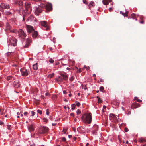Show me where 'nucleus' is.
<instances>
[{"label": "nucleus", "instance_id": "59", "mask_svg": "<svg viewBox=\"0 0 146 146\" xmlns=\"http://www.w3.org/2000/svg\"><path fill=\"white\" fill-rule=\"evenodd\" d=\"M90 69V67L89 66L87 67L86 69L87 70H88L89 69Z\"/></svg>", "mask_w": 146, "mask_h": 146}, {"label": "nucleus", "instance_id": "32", "mask_svg": "<svg viewBox=\"0 0 146 146\" xmlns=\"http://www.w3.org/2000/svg\"><path fill=\"white\" fill-rule=\"evenodd\" d=\"M4 14L6 15H9L11 14V13L8 11H5L4 12Z\"/></svg>", "mask_w": 146, "mask_h": 146}, {"label": "nucleus", "instance_id": "18", "mask_svg": "<svg viewBox=\"0 0 146 146\" xmlns=\"http://www.w3.org/2000/svg\"><path fill=\"white\" fill-rule=\"evenodd\" d=\"M63 77V79L65 80H67L68 79V76L66 74H60Z\"/></svg>", "mask_w": 146, "mask_h": 146}, {"label": "nucleus", "instance_id": "8", "mask_svg": "<svg viewBox=\"0 0 146 146\" xmlns=\"http://www.w3.org/2000/svg\"><path fill=\"white\" fill-rule=\"evenodd\" d=\"M32 40L29 38L26 39V40L25 44L23 46V48H28L30 45V43L32 42Z\"/></svg>", "mask_w": 146, "mask_h": 146}, {"label": "nucleus", "instance_id": "9", "mask_svg": "<svg viewBox=\"0 0 146 146\" xmlns=\"http://www.w3.org/2000/svg\"><path fill=\"white\" fill-rule=\"evenodd\" d=\"M46 9V10L48 11H50L52 10V5L51 3H48L46 5H44Z\"/></svg>", "mask_w": 146, "mask_h": 146}, {"label": "nucleus", "instance_id": "21", "mask_svg": "<svg viewBox=\"0 0 146 146\" xmlns=\"http://www.w3.org/2000/svg\"><path fill=\"white\" fill-rule=\"evenodd\" d=\"M7 79L8 80L11 81L15 79V78L13 76H7Z\"/></svg>", "mask_w": 146, "mask_h": 146}, {"label": "nucleus", "instance_id": "58", "mask_svg": "<svg viewBox=\"0 0 146 146\" xmlns=\"http://www.w3.org/2000/svg\"><path fill=\"white\" fill-rule=\"evenodd\" d=\"M63 92L64 94H66L67 93L66 91L65 90H64L63 91Z\"/></svg>", "mask_w": 146, "mask_h": 146}, {"label": "nucleus", "instance_id": "42", "mask_svg": "<svg viewBox=\"0 0 146 146\" xmlns=\"http://www.w3.org/2000/svg\"><path fill=\"white\" fill-rule=\"evenodd\" d=\"M31 114H32V115H31L32 116H33L34 115H35V112H34L33 111H31Z\"/></svg>", "mask_w": 146, "mask_h": 146}, {"label": "nucleus", "instance_id": "50", "mask_svg": "<svg viewBox=\"0 0 146 146\" xmlns=\"http://www.w3.org/2000/svg\"><path fill=\"white\" fill-rule=\"evenodd\" d=\"M28 113L27 112H25L24 113V115L25 116H26L27 114H28Z\"/></svg>", "mask_w": 146, "mask_h": 146}, {"label": "nucleus", "instance_id": "38", "mask_svg": "<svg viewBox=\"0 0 146 146\" xmlns=\"http://www.w3.org/2000/svg\"><path fill=\"white\" fill-rule=\"evenodd\" d=\"M37 111L38 113L40 114H41L42 113V111L41 110H37Z\"/></svg>", "mask_w": 146, "mask_h": 146}, {"label": "nucleus", "instance_id": "53", "mask_svg": "<svg viewBox=\"0 0 146 146\" xmlns=\"http://www.w3.org/2000/svg\"><path fill=\"white\" fill-rule=\"evenodd\" d=\"M4 124L3 122L2 121H0V125H2Z\"/></svg>", "mask_w": 146, "mask_h": 146}, {"label": "nucleus", "instance_id": "35", "mask_svg": "<svg viewBox=\"0 0 146 146\" xmlns=\"http://www.w3.org/2000/svg\"><path fill=\"white\" fill-rule=\"evenodd\" d=\"M97 97L98 99V103H102V100L98 96H97Z\"/></svg>", "mask_w": 146, "mask_h": 146}, {"label": "nucleus", "instance_id": "60", "mask_svg": "<svg viewBox=\"0 0 146 146\" xmlns=\"http://www.w3.org/2000/svg\"><path fill=\"white\" fill-rule=\"evenodd\" d=\"M100 80L101 82H103V79H100Z\"/></svg>", "mask_w": 146, "mask_h": 146}, {"label": "nucleus", "instance_id": "20", "mask_svg": "<svg viewBox=\"0 0 146 146\" xmlns=\"http://www.w3.org/2000/svg\"><path fill=\"white\" fill-rule=\"evenodd\" d=\"M28 128L29 131L30 132L33 131L34 130V129L33 124L28 126Z\"/></svg>", "mask_w": 146, "mask_h": 146}, {"label": "nucleus", "instance_id": "44", "mask_svg": "<svg viewBox=\"0 0 146 146\" xmlns=\"http://www.w3.org/2000/svg\"><path fill=\"white\" fill-rule=\"evenodd\" d=\"M19 1H14V3L17 5H18Z\"/></svg>", "mask_w": 146, "mask_h": 146}, {"label": "nucleus", "instance_id": "37", "mask_svg": "<svg viewBox=\"0 0 146 146\" xmlns=\"http://www.w3.org/2000/svg\"><path fill=\"white\" fill-rule=\"evenodd\" d=\"M49 62L50 63H53L54 62V60L52 59V58H50V59H49Z\"/></svg>", "mask_w": 146, "mask_h": 146}, {"label": "nucleus", "instance_id": "17", "mask_svg": "<svg viewBox=\"0 0 146 146\" xmlns=\"http://www.w3.org/2000/svg\"><path fill=\"white\" fill-rule=\"evenodd\" d=\"M63 80H64L63 77L61 75V76H58V77L56 78V80L58 82H62Z\"/></svg>", "mask_w": 146, "mask_h": 146}, {"label": "nucleus", "instance_id": "63", "mask_svg": "<svg viewBox=\"0 0 146 146\" xmlns=\"http://www.w3.org/2000/svg\"><path fill=\"white\" fill-rule=\"evenodd\" d=\"M35 146V144H31L30 145V146Z\"/></svg>", "mask_w": 146, "mask_h": 146}, {"label": "nucleus", "instance_id": "1", "mask_svg": "<svg viewBox=\"0 0 146 146\" xmlns=\"http://www.w3.org/2000/svg\"><path fill=\"white\" fill-rule=\"evenodd\" d=\"M31 4L27 3H25V7L26 9L25 10H23L22 14L23 15V20H25L27 13H29L31 10Z\"/></svg>", "mask_w": 146, "mask_h": 146}, {"label": "nucleus", "instance_id": "28", "mask_svg": "<svg viewBox=\"0 0 146 146\" xmlns=\"http://www.w3.org/2000/svg\"><path fill=\"white\" fill-rule=\"evenodd\" d=\"M57 98V96L55 94L53 95L52 98L54 100H56Z\"/></svg>", "mask_w": 146, "mask_h": 146}, {"label": "nucleus", "instance_id": "54", "mask_svg": "<svg viewBox=\"0 0 146 146\" xmlns=\"http://www.w3.org/2000/svg\"><path fill=\"white\" fill-rule=\"evenodd\" d=\"M50 94L48 93H46L45 94V95L46 96H49Z\"/></svg>", "mask_w": 146, "mask_h": 146}, {"label": "nucleus", "instance_id": "45", "mask_svg": "<svg viewBox=\"0 0 146 146\" xmlns=\"http://www.w3.org/2000/svg\"><path fill=\"white\" fill-rule=\"evenodd\" d=\"M11 126L10 125H8L7 126L8 129L9 130H11Z\"/></svg>", "mask_w": 146, "mask_h": 146}, {"label": "nucleus", "instance_id": "61", "mask_svg": "<svg viewBox=\"0 0 146 146\" xmlns=\"http://www.w3.org/2000/svg\"><path fill=\"white\" fill-rule=\"evenodd\" d=\"M64 100L65 101V102H68V100L66 99H64Z\"/></svg>", "mask_w": 146, "mask_h": 146}, {"label": "nucleus", "instance_id": "5", "mask_svg": "<svg viewBox=\"0 0 146 146\" xmlns=\"http://www.w3.org/2000/svg\"><path fill=\"white\" fill-rule=\"evenodd\" d=\"M17 40L15 38L12 37L11 39H9V42L10 44L14 46H15L17 45Z\"/></svg>", "mask_w": 146, "mask_h": 146}, {"label": "nucleus", "instance_id": "7", "mask_svg": "<svg viewBox=\"0 0 146 146\" xmlns=\"http://www.w3.org/2000/svg\"><path fill=\"white\" fill-rule=\"evenodd\" d=\"M40 23L41 25L44 27L45 28L46 30H49V28L48 27V23L46 21H41Z\"/></svg>", "mask_w": 146, "mask_h": 146}, {"label": "nucleus", "instance_id": "39", "mask_svg": "<svg viewBox=\"0 0 146 146\" xmlns=\"http://www.w3.org/2000/svg\"><path fill=\"white\" fill-rule=\"evenodd\" d=\"M104 89V88L103 86H101L100 88V90L101 91H102Z\"/></svg>", "mask_w": 146, "mask_h": 146}, {"label": "nucleus", "instance_id": "6", "mask_svg": "<svg viewBox=\"0 0 146 146\" xmlns=\"http://www.w3.org/2000/svg\"><path fill=\"white\" fill-rule=\"evenodd\" d=\"M49 130V128L46 127H41L40 128V131H41L40 133L41 134L46 133L48 132Z\"/></svg>", "mask_w": 146, "mask_h": 146}, {"label": "nucleus", "instance_id": "55", "mask_svg": "<svg viewBox=\"0 0 146 146\" xmlns=\"http://www.w3.org/2000/svg\"><path fill=\"white\" fill-rule=\"evenodd\" d=\"M137 102H142V100H140V99H138L137 100Z\"/></svg>", "mask_w": 146, "mask_h": 146}, {"label": "nucleus", "instance_id": "13", "mask_svg": "<svg viewBox=\"0 0 146 146\" xmlns=\"http://www.w3.org/2000/svg\"><path fill=\"white\" fill-rule=\"evenodd\" d=\"M140 106V104L138 103H133L131 105V108L132 109H136Z\"/></svg>", "mask_w": 146, "mask_h": 146}, {"label": "nucleus", "instance_id": "33", "mask_svg": "<svg viewBox=\"0 0 146 146\" xmlns=\"http://www.w3.org/2000/svg\"><path fill=\"white\" fill-rule=\"evenodd\" d=\"M143 17H140V19L141 20L140 21V23L142 24H144V21L143 20Z\"/></svg>", "mask_w": 146, "mask_h": 146}, {"label": "nucleus", "instance_id": "43", "mask_svg": "<svg viewBox=\"0 0 146 146\" xmlns=\"http://www.w3.org/2000/svg\"><path fill=\"white\" fill-rule=\"evenodd\" d=\"M83 3L86 4H87L88 2L86 1V0H83Z\"/></svg>", "mask_w": 146, "mask_h": 146}, {"label": "nucleus", "instance_id": "22", "mask_svg": "<svg viewBox=\"0 0 146 146\" xmlns=\"http://www.w3.org/2000/svg\"><path fill=\"white\" fill-rule=\"evenodd\" d=\"M15 86L16 88H18L20 86V84H19L18 81L14 82Z\"/></svg>", "mask_w": 146, "mask_h": 146}, {"label": "nucleus", "instance_id": "4", "mask_svg": "<svg viewBox=\"0 0 146 146\" xmlns=\"http://www.w3.org/2000/svg\"><path fill=\"white\" fill-rule=\"evenodd\" d=\"M20 71L22 75L24 76H27L30 73L29 70H27L24 68H21Z\"/></svg>", "mask_w": 146, "mask_h": 146}, {"label": "nucleus", "instance_id": "16", "mask_svg": "<svg viewBox=\"0 0 146 146\" xmlns=\"http://www.w3.org/2000/svg\"><path fill=\"white\" fill-rule=\"evenodd\" d=\"M38 35V32L36 31H35L33 32L32 35V36L33 38H35L37 37Z\"/></svg>", "mask_w": 146, "mask_h": 146}, {"label": "nucleus", "instance_id": "47", "mask_svg": "<svg viewBox=\"0 0 146 146\" xmlns=\"http://www.w3.org/2000/svg\"><path fill=\"white\" fill-rule=\"evenodd\" d=\"M120 13L122 14L123 16H125V13H124L123 12L121 11L120 12Z\"/></svg>", "mask_w": 146, "mask_h": 146}, {"label": "nucleus", "instance_id": "56", "mask_svg": "<svg viewBox=\"0 0 146 146\" xmlns=\"http://www.w3.org/2000/svg\"><path fill=\"white\" fill-rule=\"evenodd\" d=\"M43 119L44 121H47V119L46 118H44Z\"/></svg>", "mask_w": 146, "mask_h": 146}, {"label": "nucleus", "instance_id": "3", "mask_svg": "<svg viewBox=\"0 0 146 146\" xmlns=\"http://www.w3.org/2000/svg\"><path fill=\"white\" fill-rule=\"evenodd\" d=\"M45 6L44 4H42L40 6L36 7L35 11V15H38L40 13H41L42 11L41 8H44Z\"/></svg>", "mask_w": 146, "mask_h": 146}, {"label": "nucleus", "instance_id": "25", "mask_svg": "<svg viewBox=\"0 0 146 146\" xmlns=\"http://www.w3.org/2000/svg\"><path fill=\"white\" fill-rule=\"evenodd\" d=\"M139 141L141 143L145 142H146V140L144 138H141L139 139Z\"/></svg>", "mask_w": 146, "mask_h": 146}, {"label": "nucleus", "instance_id": "14", "mask_svg": "<svg viewBox=\"0 0 146 146\" xmlns=\"http://www.w3.org/2000/svg\"><path fill=\"white\" fill-rule=\"evenodd\" d=\"M27 30L29 33H30L34 31V29L33 27L29 25H27Z\"/></svg>", "mask_w": 146, "mask_h": 146}, {"label": "nucleus", "instance_id": "19", "mask_svg": "<svg viewBox=\"0 0 146 146\" xmlns=\"http://www.w3.org/2000/svg\"><path fill=\"white\" fill-rule=\"evenodd\" d=\"M111 103L114 105H115L116 106H118L119 104V103L117 100H114L112 101Z\"/></svg>", "mask_w": 146, "mask_h": 146}, {"label": "nucleus", "instance_id": "11", "mask_svg": "<svg viewBox=\"0 0 146 146\" xmlns=\"http://www.w3.org/2000/svg\"><path fill=\"white\" fill-rule=\"evenodd\" d=\"M19 36L22 37V36L24 37H25L26 36V34L24 32L23 30L21 29H20L19 31Z\"/></svg>", "mask_w": 146, "mask_h": 146}, {"label": "nucleus", "instance_id": "62", "mask_svg": "<svg viewBox=\"0 0 146 146\" xmlns=\"http://www.w3.org/2000/svg\"><path fill=\"white\" fill-rule=\"evenodd\" d=\"M78 72H79V73H80L81 72V70L80 68L79 69V70H78Z\"/></svg>", "mask_w": 146, "mask_h": 146}, {"label": "nucleus", "instance_id": "34", "mask_svg": "<svg viewBox=\"0 0 146 146\" xmlns=\"http://www.w3.org/2000/svg\"><path fill=\"white\" fill-rule=\"evenodd\" d=\"M71 107H72V108H71L72 109V110H74L75 109V108L76 107V105H75V104H72L71 105Z\"/></svg>", "mask_w": 146, "mask_h": 146}, {"label": "nucleus", "instance_id": "31", "mask_svg": "<svg viewBox=\"0 0 146 146\" xmlns=\"http://www.w3.org/2000/svg\"><path fill=\"white\" fill-rule=\"evenodd\" d=\"M135 15L134 13H132L131 15V17H132L133 19H135L136 20H137V19L135 18Z\"/></svg>", "mask_w": 146, "mask_h": 146}, {"label": "nucleus", "instance_id": "12", "mask_svg": "<svg viewBox=\"0 0 146 146\" xmlns=\"http://www.w3.org/2000/svg\"><path fill=\"white\" fill-rule=\"evenodd\" d=\"M0 7L2 8L3 9H8L10 8L9 5H7L5 4L4 3H1L0 5Z\"/></svg>", "mask_w": 146, "mask_h": 146}, {"label": "nucleus", "instance_id": "10", "mask_svg": "<svg viewBox=\"0 0 146 146\" xmlns=\"http://www.w3.org/2000/svg\"><path fill=\"white\" fill-rule=\"evenodd\" d=\"M110 119L113 120L115 122H117L118 120L116 116L114 114L111 113L110 115Z\"/></svg>", "mask_w": 146, "mask_h": 146}, {"label": "nucleus", "instance_id": "46", "mask_svg": "<svg viewBox=\"0 0 146 146\" xmlns=\"http://www.w3.org/2000/svg\"><path fill=\"white\" fill-rule=\"evenodd\" d=\"M62 140L63 141L65 142L66 141V139L65 137H63L62 138Z\"/></svg>", "mask_w": 146, "mask_h": 146}, {"label": "nucleus", "instance_id": "41", "mask_svg": "<svg viewBox=\"0 0 146 146\" xmlns=\"http://www.w3.org/2000/svg\"><path fill=\"white\" fill-rule=\"evenodd\" d=\"M76 113L77 115H79L81 113V112L80 110H78Z\"/></svg>", "mask_w": 146, "mask_h": 146}, {"label": "nucleus", "instance_id": "2", "mask_svg": "<svg viewBox=\"0 0 146 146\" xmlns=\"http://www.w3.org/2000/svg\"><path fill=\"white\" fill-rule=\"evenodd\" d=\"M85 115L86 117L84 119H83V117H82V119L84 123H88L90 124L92 121V114L91 113H89L85 114Z\"/></svg>", "mask_w": 146, "mask_h": 146}, {"label": "nucleus", "instance_id": "24", "mask_svg": "<svg viewBox=\"0 0 146 146\" xmlns=\"http://www.w3.org/2000/svg\"><path fill=\"white\" fill-rule=\"evenodd\" d=\"M33 68L34 70H36L38 69L37 63H36L33 66Z\"/></svg>", "mask_w": 146, "mask_h": 146}, {"label": "nucleus", "instance_id": "57", "mask_svg": "<svg viewBox=\"0 0 146 146\" xmlns=\"http://www.w3.org/2000/svg\"><path fill=\"white\" fill-rule=\"evenodd\" d=\"M63 131L64 132V133H66V130H63Z\"/></svg>", "mask_w": 146, "mask_h": 146}, {"label": "nucleus", "instance_id": "27", "mask_svg": "<svg viewBox=\"0 0 146 146\" xmlns=\"http://www.w3.org/2000/svg\"><path fill=\"white\" fill-rule=\"evenodd\" d=\"M33 17L32 16L30 15L29 17H28L27 19V20L28 21H32L33 20Z\"/></svg>", "mask_w": 146, "mask_h": 146}, {"label": "nucleus", "instance_id": "29", "mask_svg": "<svg viewBox=\"0 0 146 146\" xmlns=\"http://www.w3.org/2000/svg\"><path fill=\"white\" fill-rule=\"evenodd\" d=\"M54 73L50 74L47 77L49 78H51L54 76Z\"/></svg>", "mask_w": 146, "mask_h": 146}, {"label": "nucleus", "instance_id": "48", "mask_svg": "<svg viewBox=\"0 0 146 146\" xmlns=\"http://www.w3.org/2000/svg\"><path fill=\"white\" fill-rule=\"evenodd\" d=\"M129 13L128 11H127L125 12V17H127L128 16V14Z\"/></svg>", "mask_w": 146, "mask_h": 146}, {"label": "nucleus", "instance_id": "49", "mask_svg": "<svg viewBox=\"0 0 146 146\" xmlns=\"http://www.w3.org/2000/svg\"><path fill=\"white\" fill-rule=\"evenodd\" d=\"M80 103H79V102H77V103L76 104V106H78V107H79L80 106Z\"/></svg>", "mask_w": 146, "mask_h": 146}, {"label": "nucleus", "instance_id": "51", "mask_svg": "<svg viewBox=\"0 0 146 146\" xmlns=\"http://www.w3.org/2000/svg\"><path fill=\"white\" fill-rule=\"evenodd\" d=\"M70 115L71 116H73V117H74V114L73 113H70Z\"/></svg>", "mask_w": 146, "mask_h": 146}, {"label": "nucleus", "instance_id": "30", "mask_svg": "<svg viewBox=\"0 0 146 146\" xmlns=\"http://www.w3.org/2000/svg\"><path fill=\"white\" fill-rule=\"evenodd\" d=\"M19 6H23V3L22 1H19L18 5Z\"/></svg>", "mask_w": 146, "mask_h": 146}, {"label": "nucleus", "instance_id": "23", "mask_svg": "<svg viewBox=\"0 0 146 146\" xmlns=\"http://www.w3.org/2000/svg\"><path fill=\"white\" fill-rule=\"evenodd\" d=\"M95 5V4L94 2L93 1H91L88 5L89 9H90V7H91L94 6Z\"/></svg>", "mask_w": 146, "mask_h": 146}, {"label": "nucleus", "instance_id": "40", "mask_svg": "<svg viewBox=\"0 0 146 146\" xmlns=\"http://www.w3.org/2000/svg\"><path fill=\"white\" fill-rule=\"evenodd\" d=\"M46 115H49V110L48 109H47L46 110Z\"/></svg>", "mask_w": 146, "mask_h": 146}, {"label": "nucleus", "instance_id": "52", "mask_svg": "<svg viewBox=\"0 0 146 146\" xmlns=\"http://www.w3.org/2000/svg\"><path fill=\"white\" fill-rule=\"evenodd\" d=\"M125 131L126 132H127L128 131V129L127 128H125Z\"/></svg>", "mask_w": 146, "mask_h": 146}, {"label": "nucleus", "instance_id": "15", "mask_svg": "<svg viewBox=\"0 0 146 146\" xmlns=\"http://www.w3.org/2000/svg\"><path fill=\"white\" fill-rule=\"evenodd\" d=\"M11 27L10 26V24L8 23H7L6 24V29H5L6 31H9L10 32L13 33L14 31L11 29Z\"/></svg>", "mask_w": 146, "mask_h": 146}, {"label": "nucleus", "instance_id": "26", "mask_svg": "<svg viewBox=\"0 0 146 146\" xmlns=\"http://www.w3.org/2000/svg\"><path fill=\"white\" fill-rule=\"evenodd\" d=\"M102 3L105 5H107L108 4V0H103Z\"/></svg>", "mask_w": 146, "mask_h": 146}, {"label": "nucleus", "instance_id": "64", "mask_svg": "<svg viewBox=\"0 0 146 146\" xmlns=\"http://www.w3.org/2000/svg\"><path fill=\"white\" fill-rule=\"evenodd\" d=\"M89 143H87L86 144V146H89Z\"/></svg>", "mask_w": 146, "mask_h": 146}, {"label": "nucleus", "instance_id": "36", "mask_svg": "<svg viewBox=\"0 0 146 146\" xmlns=\"http://www.w3.org/2000/svg\"><path fill=\"white\" fill-rule=\"evenodd\" d=\"M74 77L73 76H72L69 79V80H70L72 82V81H73L74 80Z\"/></svg>", "mask_w": 146, "mask_h": 146}]
</instances>
